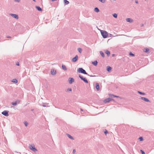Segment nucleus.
Returning <instances> with one entry per match:
<instances>
[{
	"mask_svg": "<svg viewBox=\"0 0 154 154\" xmlns=\"http://www.w3.org/2000/svg\"><path fill=\"white\" fill-rule=\"evenodd\" d=\"M77 71L79 73H82V74H85L87 75H89L87 73L84 69H83L82 68H79L78 70Z\"/></svg>",
	"mask_w": 154,
	"mask_h": 154,
	"instance_id": "f257e3e1",
	"label": "nucleus"
},
{
	"mask_svg": "<svg viewBox=\"0 0 154 154\" xmlns=\"http://www.w3.org/2000/svg\"><path fill=\"white\" fill-rule=\"evenodd\" d=\"M101 33L103 38H107L108 36V33L105 31L101 30Z\"/></svg>",
	"mask_w": 154,
	"mask_h": 154,
	"instance_id": "f03ea898",
	"label": "nucleus"
},
{
	"mask_svg": "<svg viewBox=\"0 0 154 154\" xmlns=\"http://www.w3.org/2000/svg\"><path fill=\"white\" fill-rule=\"evenodd\" d=\"M79 76L82 80H83L85 83H88V81L85 78H83V77L81 75H79Z\"/></svg>",
	"mask_w": 154,
	"mask_h": 154,
	"instance_id": "7ed1b4c3",
	"label": "nucleus"
},
{
	"mask_svg": "<svg viewBox=\"0 0 154 154\" xmlns=\"http://www.w3.org/2000/svg\"><path fill=\"white\" fill-rule=\"evenodd\" d=\"M29 148L30 149L33 151L35 152V151H37V149L35 148L34 146V145H29Z\"/></svg>",
	"mask_w": 154,
	"mask_h": 154,
	"instance_id": "20e7f679",
	"label": "nucleus"
},
{
	"mask_svg": "<svg viewBox=\"0 0 154 154\" xmlns=\"http://www.w3.org/2000/svg\"><path fill=\"white\" fill-rule=\"evenodd\" d=\"M8 112V111L5 110L2 112V114L5 116H9Z\"/></svg>",
	"mask_w": 154,
	"mask_h": 154,
	"instance_id": "39448f33",
	"label": "nucleus"
},
{
	"mask_svg": "<svg viewBox=\"0 0 154 154\" xmlns=\"http://www.w3.org/2000/svg\"><path fill=\"white\" fill-rule=\"evenodd\" d=\"M141 97V99L142 100H143L145 102H150V101L148 99H147L146 97Z\"/></svg>",
	"mask_w": 154,
	"mask_h": 154,
	"instance_id": "423d86ee",
	"label": "nucleus"
},
{
	"mask_svg": "<svg viewBox=\"0 0 154 154\" xmlns=\"http://www.w3.org/2000/svg\"><path fill=\"white\" fill-rule=\"evenodd\" d=\"M78 59V56L76 55L75 57L73 58L72 59V61L73 62H76Z\"/></svg>",
	"mask_w": 154,
	"mask_h": 154,
	"instance_id": "0eeeda50",
	"label": "nucleus"
},
{
	"mask_svg": "<svg viewBox=\"0 0 154 154\" xmlns=\"http://www.w3.org/2000/svg\"><path fill=\"white\" fill-rule=\"evenodd\" d=\"M69 83L70 84H72L74 82V80L72 78H69Z\"/></svg>",
	"mask_w": 154,
	"mask_h": 154,
	"instance_id": "6e6552de",
	"label": "nucleus"
},
{
	"mask_svg": "<svg viewBox=\"0 0 154 154\" xmlns=\"http://www.w3.org/2000/svg\"><path fill=\"white\" fill-rule=\"evenodd\" d=\"M10 15L16 19H18L19 17L18 15L17 14H11Z\"/></svg>",
	"mask_w": 154,
	"mask_h": 154,
	"instance_id": "1a4fd4ad",
	"label": "nucleus"
},
{
	"mask_svg": "<svg viewBox=\"0 0 154 154\" xmlns=\"http://www.w3.org/2000/svg\"><path fill=\"white\" fill-rule=\"evenodd\" d=\"M111 101V98H108L104 100V102L105 103H108Z\"/></svg>",
	"mask_w": 154,
	"mask_h": 154,
	"instance_id": "9d476101",
	"label": "nucleus"
},
{
	"mask_svg": "<svg viewBox=\"0 0 154 154\" xmlns=\"http://www.w3.org/2000/svg\"><path fill=\"white\" fill-rule=\"evenodd\" d=\"M51 73L52 75H54L56 74V71L54 69H52L51 71Z\"/></svg>",
	"mask_w": 154,
	"mask_h": 154,
	"instance_id": "9b49d317",
	"label": "nucleus"
},
{
	"mask_svg": "<svg viewBox=\"0 0 154 154\" xmlns=\"http://www.w3.org/2000/svg\"><path fill=\"white\" fill-rule=\"evenodd\" d=\"M127 22L129 23H132L133 21V20L130 18H127L126 19Z\"/></svg>",
	"mask_w": 154,
	"mask_h": 154,
	"instance_id": "f8f14e48",
	"label": "nucleus"
},
{
	"mask_svg": "<svg viewBox=\"0 0 154 154\" xmlns=\"http://www.w3.org/2000/svg\"><path fill=\"white\" fill-rule=\"evenodd\" d=\"M95 87L97 91L99 90L100 87L99 84L98 83H96Z\"/></svg>",
	"mask_w": 154,
	"mask_h": 154,
	"instance_id": "ddd939ff",
	"label": "nucleus"
},
{
	"mask_svg": "<svg viewBox=\"0 0 154 154\" xmlns=\"http://www.w3.org/2000/svg\"><path fill=\"white\" fill-rule=\"evenodd\" d=\"M66 135L68 136V137L69 138H70V139L72 140H74L73 137L71 135L69 134H66Z\"/></svg>",
	"mask_w": 154,
	"mask_h": 154,
	"instance_id": "4468645a",
	"label": "nucleus"
},
{
	"mask_svg": "<svg viewBox=\"0 0 154 154\" xmlns=\"http://www.w3.org/2000/svg\"><path fill=\"white\" fill-rule=\"evenodd\" d=\"M35 8L38 11H42V9L39 6H36Z\"/></svg>",
	"mask_w": 154,
	"mask_h": 154,
	"instance_id": "2eb2a0df",
	"label": "nucleus"
},
{
	"mask_svg": "<svg viewBox=\"0 0 154 154\" xmlns=\"http://www.w3.org/2000/svg\"><path fill=\"white\" fill-rule=\"evenodd\" d=\"M111 69L112 68L110 66H107V67L106 70L108 72H110L111 71Z\"/></svg>",
	"mask_w": 154,
	"mask_h": 154,
	"instance_id": "dca6fc26",
	"label": "nucleus"
},
{
	"mask_svg": "<svg viewBox=\"0 0 154 154\" xmlns=\"http://www.w3.org/2000/svg\"><path fill=\"white\" fill-rule=\"evenodd\" d=\"M149 51V49L147 48H144L143 49V51L146 53H147Z\"/></svg>",
	"mask_w": 154,
	"mask_h": 154,
	"instance_id": "f3484780",
	"label": "nucleus"
},
{
	"mask_svg": "<svg viewBox=\"0 0 154 154\" xmlns=\"http://www.w3.org/2000/svg\"><path fill=\"white\" fill-rule=\"evenodd\" d=\"M62 69L63 70H64L65 71L66 70L67 68H66V66L65 65H62Z\"/></svg>",
	"mask_w": 154,
	"mask_h": 154,
	"instance_id": "a211bd4d",
	"label": "nucleus"
},
{
	"mask_svg": "<svg viewBox=\"0 0 154 154\" xmlns=\"http://www.w3.org/2000/svg\"><path fill=\"white\" fill-rule=\"evenodd\" d=\"M94 11L95 12L98 13L100 11H99V9L98 8H97V7H95L94 9Z\"/></svg>",
	"mask_w": 154,
	"mask_h": 154,
	"instance_id": "6ab92c4d",
	"label": "nucleus"
},
{
	"mask_svg": "<svg viewBox=\"0 0 154 154\" xmlns=\"http://www.w3.org/2000/svg\"><path fill=\"white\" fill-rule=\"evenodd\" d=\"M92 64L95 66H96L97 65L98 62L97 60H96L93 62H92Z\"/></svg>",
	"mask_w": 154,
	"mask_h": 154,
	"instance_id": "aec40b11",
	"label": "nucleus"
},
{
	"mask_svg": "<svg viewBox=\"0 0 154 154\" xmlns=\"http://www.w3.org/2000/svg\"><path fill=\"white\" fill-rule=\"evenodd\" d=\"M13 82L17 83L18 82L17 80L16 79H13L11 81Z\"/></svg>",
	"mask_w": 154,
	"mask_h": 154,
	"instance_id": "412c9836",
	"label": "nucleus"
},
{
	"mask_svg": "<svg viewBox=\"0 0 154 154\" xmlns=\"http://www.w3.org/2000/svg\"><path fill=\"white\" fill-rule=\"evenodd\" d=\"M109 96L111 97H119V96H117L116 95H114L113 94H110Z\"/></svg>",
	"mask_w": 154,
	"mask_h": 154,
	"instance_id": "4be33fe9",
	"label": "nucleus"
},
{
	"mask_svg": "<svg viewBox=\"0 0 154 154\" xmlns=\"http://www.w3.org/2000/svg\"><path fill=\"white\" fill-rule=\"evenodd\" d=\"M105 53L107 54V55L109 56L110 54V53L109 51L106 50L105 52Z\"/></svg>",
	"mask_w": 154,
	"mask_h": 154,
	"instance_id": "5701e85b",
	"label": "nucleus"
},
{
	"mask_svg": "<svg viewBox=\"0 0 154 154\" xmlns=\"http://www.w3.org/2000/svg\"><path fill=\"white\" fill-rule=\"evenodd\" d=\"M100 53L101 56L103 57H104V54L103 53L102 51H100Z\"/></svg>",
	"mask_w": 154,
	"mask_h": 154,
	"instance_id": "b1692460",
	"label": "nucleus"
},
{
	"mask_svg": "<svg viewBox=\"0 0 154 154\" xmlns=\"http://www.w3.org/2000/svg\"><path fill=\"white\" fill-rule=\"evenodd\" d=\"M64 4L65 5H67L69 3V2L67 0H64Z\"/></svg>",
	"mask_w": 154,
	"mask_h": 154,
	"instance_id": "393cba45",
	"label": "nucleus"
},
{
	"mask_svg": "<svg viewBox=\"0 0 154 154\" xmlns=\"http://www.w3.org/2000/svg\"><path fill=\"white\" fill-rule=\"evenodd\" d=\"M78 51H79V53H82V49L81 48H78Z\"/></svg>",
	"mask_w": 154,
	"mask_h": 154,
	"instance_id": "a878e982",
	"label": "nucleus"
},
{
	"mask_svg": "<svg viewBox=\"0 0 154 154\" xmlns=\"http://www.w3.org/2000/svg\"><path fill=\"white\" fill-rule=\"evenodd\" d=\"M11 104L14 106H15L17 104V101H15V102H13L11 103Z\"/></svg>",
	"mask_w": 154,
	"mask_h": 154,
	"instance_id": "bb28decb",
	"label": "nucleus"
},
{
	"mask_svg": "<svg viewBox=\"0 0 154 154\" xmlns=\"http://www.w3.org/2000/svg\"><path fill=\"white\" fill-rule=\"evenodd\" d=\"M113 16L115 18H117V14L116 13H114L112 14Z\"/></svg>",
	"mask_w": 154,
	"mask_h": 154,
	"instance_id": "cd10ccee",
	"label": "nucleus"
},
{
	"mask_svg": "<svg viewBox=\"0 0 154 154\" xmlns=\"http://www.w3.org/2000/svg\"><path fill=\"white\" fill-rule=\"evenodd\" d=\"M72 91V89L71 88H68L66 90V92H68L69 91Z\"/></svg>",
	"mask_w": 154,
	"mask_h": 154,
	"instance_id": "c85d7f7f",
	"label": "nucleus"
},
{
	"mask_svg": "<svg viewBox=\"0 0 154 154\" xmlns=\"http://www.w3.org/2000/svg\"><path fill=\"white\" fill-rule=\"evenodd\" d=\"M140 141H142L143 140V138L142 137H140L139 138Z\"/></svg>",
	"mask_w": 154,
	"mask_h": 154,
	"instance_id": "c756f323",
	"label": "nucleus"
},
{
	"mask_svg": "<svg viewBox=\"0 0 154 154\" xmlns=\"http://www.w3.org/2000/svg\"><path fill=\"white\" fill-rule=\"evenodd\" d=\"M138 92L140 94H141V95H145V93H143V92H142L140 91H138Z\"/></svg>",
	"mask_w": 154,
	"mask_h": 154,
	"instance_id": "7c9ffc66",
	"label": "nucleus"
},
{
	"mask_svg": "<svg viewBox=\"0 0 154 154\" xmlns=\"http://www.w3.org/2000/svg\"><path fill=\"white\" fill-rule=\"evenodd\" d=\"M129 54L130 56H132V57H134V55H135L134 54L132 53L131 52H130L129 53Z\"/></svg>",
	"mask_w": 154,
	"mask_h": 154,
	"instance_id": "2f4dec72",
	"label": "nucleus"
},
{
	"mask_svg": "<svg viewBox=\"0 0 154 154\" xmlns=\"http://www.w3.org/2000/svg\"><path fill=\"white\" fill-rule=\"evenodd\" d=\"M100 2L102 3H104L106 2V0H99Z\"/></svg>",
	"mask_w": 154,
	"mask_h": 154,
	"instance_id": "473e14b6",
	"label": "nucleus"
},
{
	"mask_svg": "<svg viewBox=\"0 0 154 154\" xmlns=\"http://www.w3.org/2000/svg\"><path fill=\"white\" fill-rule=\"evenodd\" d=\"M24 124L26 126H27L28 124V123L26 121H25L24 122Z\"/></svg>",
	"mask_w": 154,
	"mask_h": 154,
	"instance_id": "72a5a7b5",
	"label": "nucleus"
},
{
	"mask_svg": "<svg viewBox=\"0 0 154 154\" xmlns=\"http://www.w3.org/2000/svg\"><path fill=\"white\" fill-rule=\"evenodd\" d=\"M104 134H105L106 135V134L107 133H108V132L106 130H105V131L104 132Z\"/></svg>",
	"mask_w": 154,
	"mask_h": 154,
	"instance_id": "f704fd0d",
	"label": "nucleus"
},
{
	"mask_svg": "<svg viewBox=\"0 0 154 154\" xmlns=\"http://www.w3.org/2000/svg\"><path fill=\"white\" fill-rule=\"evenodd\" d=\"M140 151L142 154H145V152L144 151H143L142 150H141Z\"/></svg>",
	"mask_w": 154,
	"mask_h": 154,
	"instance_id": "c9c22d12",
	"label": "nucleus"
},
{
	"mask_svg": "<svg viewBox=\"0 0 154 154\" xmlns=\"http://www.w3.org/2000/svg\"><path fill=\"white\" fill-rule=\"evenodd\" d=\"M15 2H19L20 1V0H14Z\"/></svg>",
	"mask_w": 154,
	"mask_h": 154,
	"instance_id": "e433bc0d",
	"label": "nucleus"
},
{
	"mask_svg": "<svg viewBox=\"0 0 154 154\" xmlns=\"http://www.w3.org/2000/svg\"><path fill=\"white\" fill-rule=\"evenodd\" d=\"M16 64L17 65L19 66V62H17L16 63Z\"/></svg>",
	"mask_w": 154,
	"mask_h": 154,
	"instance_id": "4c0bfd02",
	"label": "nucleus"
},
{
	"mask_svg": "<svg viewBox=\"0 0 154 154\" xmlns=\"http://www.w3.org/2000/svg\"><path fill=\"white\" fill-rule=\"evenodd\" d=\"M16 101H17V103L19 104L20 103V101L19 100H17Z\"/></svg>",
	"mask_w": 154,
	"mask_h": 154,
	"instance_id": "58836bf2",
	"label": "nucleus"
},
{
	"mask_svg": "<svg viewBox=\"0 0 154 154\" xmlns=\"http://www.w3.org/2000/svg\"><path fill=\"white\" fill-rule=\"evenodd\" d=\"M76 152L75 150V149H74L73 150V153H74Z\"/></svg>",
	"mask_w": 154,
	"mask_h": 154,
	"instance_id": "ea45409f",
	"label": "nucleus"
},
{
	"mask_svg": "<svg viewBox=\"0 0 154 154\" xmlns=\"http://www.w3.org/2000/svg\"><path fill=\"white\" fill-rule=\"evenodd\" d=\"M42 106H43V107H46V105H45V104H43L42 105Z\"/></svg>",
	"mask_w": 154,
	"mask_h": 154,
	"instance_id": "a19ab883",
	"label": "nucleus"
},
{
	"mask_svg": "<svg viewBox=\"0 0 154 154\" xmlns=\"http://www.w3.org/2000/svg\"><path fill=\"white\" fill-rule=\"evenodd\" d=\"M135 2L136 3H137V4L138 3V1H137V0H136V1H135Z\"/></svg>",
	"mask_w": 154,
	"mask_h": 154,
	"instance_id": "79ce46f5",
	"label": "nucleus"
},
{
	"mask_svg": "<svg viewBox=\"0 0 154 154\" xmlns=\"http://www.w3.org/2000/svg\"><path fill=\"white\" fill-rule=\"evenodd\" d=\"M7 38H11V37H10V36H8L7 37Z\"/></svg>",
	"mask_w": 154,
	"mask_h": 154,
	"instance_id": "37998d69",
	"label": "nucleus"
},
{
	"mask_svg": "<svg viewBox=\"0 0 154 154\" xmlns=\"http://www.w3.org/2000/svg\"><path fill=\"white\" fill-rule=\"evenodd\" d=\"M89 76H90V77H94L95 76V75L93 76L92 75H89Z\"/></svg>",
	"mask_w": 154,
	"mask_h": 154,
	"instance_id": "c03bdc74",
	"label": "nucleus"
},
{
	"mask_svg": "<svg viewBox=\"0 0 154 154\" xmlns=\"http://www.w3.org/2000/svg\"><path fill=\"white\" fill-rule=\"evenodd\" d=\"M143 25H144V24H141V26L142 27V26H143Z\"/></svg>",
	"mask_w": 154,
	"mask_h": 154,
	"instance_id": "a18cd8bd",
	"label": "nucleus"
},
{
	"mask_svg": "<svg viewBox=\"0 0 154 154\" xmlns=\"http://www.w3.org/2000/svg\"><path fill=\"white\" fill-rule=\"evenodd\" d=\"M111 100H114V99L112 98H111Z\"/></svg>",
	"mask_w": 154,
	"mask_h": 154,
	"instance_id": "49530a36",
	"label": "nucleus"
},
{
	"mask_svg": "<svg viewBox=\"0 0 154 154\" xmlns=\"http://www.w3.org/2000/svg\"><path fill=\"white\" fill-rule=\"evenodd\" d=\"M115 55V54H112V56L113 57Z\"/></svg>",
	"mask_w": 154,
	"mask_h": 154,
	"instance_id": "de8ad7c7",
	"label": "nucleus"
},
{
	"mask_svg": "<svg viewBox=\"0 0 154 154\" xmlns=\"http://www.w3.org/2000/svg\"><path fill=\"white\" fill-rule=\"evenodd\" d=\"M52 2L54 1H56L57 0H51Z\"/></svg>",
	"mask_w": 154,
	"mask_h": 154,
	"instance_id": "09e8293b",
	"label": "nucleus"
},
{
	"mask_svg": "<svg viewBox=\"0 0 154 154\" xmlns=\"http://www.w3.org/2000/svg\"><path fill=\"white\" fill-rule=\"evenodd\" d=\"M33 1H34V2H35V0H32Z\"/></svg>",
	"mask_w": 154,
	"mask_h": 154,
	"instance_id": "8fccbe9b",
	"label": "nucleus"
},
{
	"mask_svg": "<svg viewBox=\"0 0 154 154\" xmlns=\"http://www.w3.org/2000/svg\"><path fill=\"white\" fill-rule=\"evenodd\" d=\"M81 110L82 111H83V109H81Z\"/></svg>",
	"mask_w": 154,
	"mask_h": 154,
	"instance_id": "3c124183",
	"label": "nucleus"
},
{
	"mask_svg": "<svg viewBox=\"0 0 154 154\" xmlns=\"http://www.w3.org/2000/svg\"><path fill=\"white\" fill-rule=\"evenodd\" d=\"M33 109L31 110L32 111H33Z\"/></svg>",
	"mask_w": 154,
	"mask_h": 154,
	"instance_id": "603ef678",
	"label": "nucleus"
},
{
	"mask_svg": "<svg viewBox=\"0 0 154 154\" xmlns=\"http://www.w3.org/2000/svg\"><path fill=\"white\" fill-rule=\"evenodd\" d=\"M114 1H116V0H114Z\"/></svg>",
	"mask_w": 154,
	"mask_h": 154,
	"instance_id": "864d4df0",
	"label": "nucleus"
}]
</instances>
